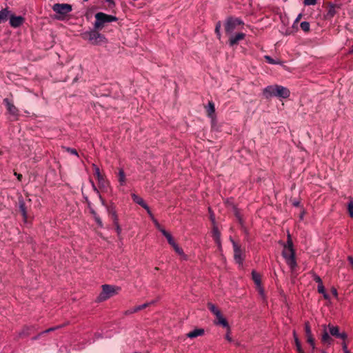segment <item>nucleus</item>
Masks as SVG:
<instances>
[{"instance_id": "20", "label": "nucleus", "mask_w": 353, "mask_h": 353, "mask_svg": "<svg viewBox=\"0 0 353 353\" xmlns=\"http://www.w3.org/2000/svg\"><path fill=\"white\" fill-rule=\"evenodd\" d=\"M204 334V330L202 328L195 329L187 334L188 338H196L199 336H202Z\"/></svg>"}, {"instance_id": "13", "label": "nucleus", "mask_w": 353, "mask_h": 353, "mask_svg": "<svg viewBox=\"0 0 353 353\" xmlns=\"http://www.w3.org/2000/svg\"><path fill=\"white\" fill-rule=\"evenodd\" d=\"M35 330V327L33 325H25L19 332L18 336L19 338H25L30 336L32 332Z\"/></svg>"}, {"instance_id": "4", "label": "nucleus", "mask_w": 353, "mask_h": 353, "mask_svg": "<svg viewBox=\"0 0 353 353\" xmlns=\"http://www.w3.org/2000/svg\"><path fill=\"white\" fill-rule=\"evenodd\" d=\"M83 39L88 41L93 45H99L106 42L105 37L96 30L86 31L81 34Z\"/></svg>"}, {"instance_id": "27", "label": "nucleus", "mask_w": 353, "mask_h": 353, "mask_svg": "<svg viewBox=\"0 0 353 353\" xmlns=\"http://www.w3.org/2000/svg\"><path fill=\"white\" fill-rule=\"evenodd\" d=\"M108 212L112 216L113 223L117 224V221H119L118 216L117 214V212L114 208H109Z\"/></svg>"}, {"instance_id": "26", "label": "nucleus", "mask_w": 353, "mask_h": 353, "mask_svg": "<svg viewBox=\"0 0 353 353\" xmlns=\"http://www.w3.org/2000/svg\"><path fill=\"white\" fill-rule=\"evenodd\" d=\"M216 317L218 321V322H217L218 324L221 325L224 327H227V328L229 327L228 321H226V319L225 318H223V316H222L221 314H220L219 316H216Z\"/></svg>"}, {"instance_id": "2", "label": "nucleus", "mask_w": 353, "mask_h": 353, "mask_svg": "<svg viewBox=\"0 0 353 353\" xmlns=\"http://www.w3.org/2000/svg\"><path fill=\"white\" fill-rule=\"evenodd\" d=\"M263 94L265 99L273 97L286 99L290 97V90L285 87L279 85H272L265 88L263 90Z\"/></svg>"}, {"instance_id": "24", "label": "nucleus", "mask_w": 353, "mask_h": 353, "mask_svg": "<svg viewBox=\"0 0 353 353\" xmlns=\"http://www.w3.org/2000/svg\"><path fill=\"white\" fill-rule=\"evenodd\" d=\"M119 176V182L121 185H124L125 184V174L123 169H120L118 173Z\"/></svg>"}, {"instance_id": "8", "label": "nucleus", "mask_w": 353, "mask_h": 353, "mask_svg": "<svg viewBox=\"0 0 353 353\" xmlns=\"http://www.w3.org/2000/svg\"><path fill=\"white\" fill-rule=\"evenodd\" d=\"M94 175L97 178L99 186L102 188H106L108 186V181L106 180L104 174L101 173L99 168L95 164H92Z\"/></svg>"}, {"instance_id": "5", "label": "nucleus", "mask_w": 353, "mask_h": 353, "mask_svg": "<svg viewBox=\"0 0 353 353\" xmlns=\"http://www.w3.org/2000/svg\"><path fill=\"white\" fill-rule=\"evenodd\" d=\"M52 9L56 13L54 17L56 19L63 20L72 10V7L68 3H55L52 6Z\"/></svg>"}, {"instance_id": "48", "label": "nucleus", "mask_w": 353, "mask_h": 353, "mask_svg": "<svg viewBox=\"0 0 353 353\" xmlns=\"http://www.w3.org/2000/svg\"><path fill=\"white\" fill-rule=\"evenodd\" d=\"M236 216L239 219V223L242 225L243 224V220L241 216H240L239 213L238 212H236Z\"/></svg>"}, {"instance_id": "40", "label": "nucleus", "mask_w": 353, "mask_h": 353, "mask_svg": "<svg viewBox=\"0 0 353 353\" xmlns=\"http://www.w3.org/2000/svg\"><path fill=\"white\" fill-rule=\"evenodd\" d=\"M316 3V0H304V4L307 6H314Z\"/></svg>"}, {"instance_id": "25", "label": "nucleus", "mask_w": 353, "mask_h": 353, "mask_svg": "<svg viewBox=\"0 0 353 353\" xmlns=\"http://www.w3.org/2000/svg\"><path fill=\"white\" fill-rule=\"evenodd\" d=\"M208 308L216 316L221 314V311L212 303H208Z\"/></svg>"}, {"instance_id": "61", "label": "nucleus", "mask_w": 353, "mask_h": 353, "mask_svg": "<svg viewBox=\"0 0 353 353\" xmlns=\"http://www.w3.org/2000/svg\"><path fill=\"white\" fill-rule=\"evenodd\" d=\"M322 353H327V352H325V351H323V352H322Z\"/></svg>"}, {"instance_id": "34", "label": "nucleus", "mask_w": 353, "mask_h": 353, "mask_svg": "<svg viewBox=\"0 0 353 353\" xmlns=\"http://www.w3.org/2000/svg\"><path fill=\"white\" fill-rule=\"evenodd\" d=\"M347 210L351 217H353V201H350L347 205Z\"/></svg>"}, {"instance_id": "57", "label": "nucleus", "mask_w": 353, "mask_h": 353, "mask_svg": "<svg viewBox=\"0 0 353 353\" xmlns=\"http://www.w3.org/2000/svg\"><path fill=\"white\" fill-rule=\"evenodd\" d=\"M297 352H298V353H304V352H303L302 348L300 349V350H298Z\"/></svg>"}, {"instance_id": "35", "label": "nucleus", "mask_w": 353, "mask_h": 353, "mask_svg": "<svg viewBox=\"0 0 353 353\" xmlns=\"http://www.w3.org/2000/svg\"><path fill=\"white\" fill-rule=\"evenodd\" d=\"M307 337V343L312 346V347L314 349V345H315V343H314V339L313 338V336L311 335V336H306Z\"/></svg>"}, {"instance_id": "36", "label": "nucleus", "mask_w": 353, "mask_h": 353, "mask_svg": "<svg viewBox=\"0 0 353 353\" xmlns=\"http://www.w3.org/2000/svg\"><path fill=\"white\" fill-rule=\"evenodd\" d=\"M264 58L270 64H277V63H279L278 61H276L275 60H274L270 56L265 55L264 57Z\"/></svg>"}, {"instance_id": "23", "label": "nucleus", "mask_w": 353, "mask_h": 353, "mask_svg": "<svg viewBox=\"0 0 353 353\" xmlns=\"http://www.w3.org/2000/svg\"><path fill=\"white\" fill-rule=\"evenodd\" d=\"M161 232L163 234V235L167 239L168 243L171 246H172L173 245H174L176 243L175 241H174L172 235L169 232H168L165 230L161 229Z\"/></svg>"}, {"instance_id": "6", "label": "nucleus", "mask_w": 353, "mask_h": 353, "mask_svg": "<svg viewBox=\"0 0 353 353\" xmlns=\"http://www.w3.org/2000/svg\"><path fill=\"white\" fill-rule=\"evenodd\" d=\"M95 19L94 24L95 29H101L105 23L114 22L118 20L115 16L109 15L101 12L95 14Z\"/></svg>"}, {"instance_id": "47", "label": "nucleus", "mask_w": 353, "mask_h": 353, "mask_svg": "<svg viewBox=\"0 0 353 353\" xmlns=\"http://www.w3.org/2000/svg\"><path fill=\"white\" fill-rule=\"evenodd\" d=\"M106 1L108 3V6L110 8H112L114 6L115 3L113 0H106Z\"/></svg>"}, {"instance_id": "58", "label": "nucleus", "mask_w": 353, "mask_h": 353, "mask_svg": "<svg viewBox=\"0 0 353 353\" xmlns=\"http://www.w3.org/2000/svg\"><path fill=\"white\" fill-rule=\"evenodd\" d=\"M333 294H334V295H337V292H336V290H333Z\"/></svg>"}, {"instance_id": "56", "label": "nucleus", "mask_w": 353, "mask_h": 353, "mask_svg": "<svg viewBox=\"0 0 353 353\" xmlns=\"http://www.w3.org/2000/svg\"><path fill=\"white\" fill-rule=\"evenodd\" d=\"M323 294V296H324V298H325V299H328V295L326 294V292H325V293H324V294Z\"/></svg>"}, {"instance_id": "33", "label": "nucleus", "mask_w": 353, "mask_h": 353, "mask_svg": "<svg viewBox=\"0 0 353 353\" xmlns=\"http://www.w3.org/2000/svg\"><path fill=\"white\" fill-rule=\"evenodd\" d=\"M305 332L306 336L312 335L310 323L308 321L305 323Z\"/></svg>"}, {"instance_id": "19", "label": "nucleus", "mask_w": 353, "mask_h": 353, "mask_svg": "<svg viewBox=\"0 0 353 353\" xmlns=\"http://www.w3.org/2000/svg\"><path fill=\"white\" fill-rule=\"evenodd\" d=\"M212 237L216 242V243L220 246L221 245V233L216 226H214L212 229Z\"/></svg>"}, {"instance_id": "30", "label": "nucleus", "mask_w": 353, "mask_h": 353, "mask_svg": "<svg viewBox=\"0 0 353 353\" xmlns=\"http://www.w3.org/2000/svg\"><path fill=\"white\" fill-rule=\"evenodd\" d=\"M293 336H294L296 350L301 349L302 347H301V342L296 335V332L295 330L293 331Z\"/></svg>"}, {"instance_id": "18", "label": "nucleus", "mask_w": 353, "mask_h": 353, "mask_svg": "<svg viewBox=\"0 0 353 353\" xmlns=\"http://www.w3.org/2000/svg\"><path fill=\"white\" fill-rule=\"evenodd\" d=\"M19 208L21 212V214H22V216L23 219V221L25 223H26L28 221L27 208L26 206V203L22 198L19 199Z\"/></svg>"}, {"instance_id": "11", "label": "nucleus", "mask_w": 353, "mask_h": 353, "mask_svg": "<svg viewBox=\"0 0 353 353\" xmlns=\"http://www.w3.org/2000/svg\"><path fill=\"white\" fill-rule=\"evenodd\" d=\"M3 103L6 105L8 112L10 114L13 116H18L19 110L11 101H10L8 98H6L3 99Z\"/></svg>"}, {"instance_id": "42", "label": "nucleus", "mask_w": 353, "mask_h": 353, "mask_svg": "<svg viewBox=\"0 0 353 353\" xmlns=\"http://www.w3.org/2000/svg\"><path fill=\"white\" fill-rule=\"evenodd\" d=\"M335 14V10L334 8H330L328 12H327V17H330V18H332L334 17V15Z\"/></svg>"}, {"instance_id": "28", "label": "nucleus", "mask_w": 353, "mask_h": 353, "mask_svg": "<svg viewBox=\"0 0 353 353\" xmlns=\"http://www.w3.org/2000/svg\"><path fill=\"white\" fill-rule=\"evenodd\" d=\"M252 279L254 283L258 285H261V276L259 274L256 272L255 271H252Z\"/></svg>"}, {"instance_id": "9", "label": "nucleus", "mask_w": 353, "mask_h": 353, "mask_svg": "<svg viewBox=\"0 0 353 353\" xmlns=\"http://www.w3.org/2000/svg\"><path fill=\"white\" fill-rule=\"evenodd\" d=\"M232 245L234 248V260L238 264L242 265L244 261L243 251L241 250V247L235 241H232Z\"/></svg>"}, {"instance_id": "17", "label": "nucleus", "mask_w": 353, "mask_h": 353, "mask_svg": "<svg viewBox=\"0 0 353 353\" xmlns=\"http://www.w3.org/2000/svg\"><path fill=\"white\" fill-rule=\"evenodd\" d=\"M207 115L212 119V121L215 120V107L213 101H209L208 105L205 107Z\"/></svg>"}, {"instance_id": "21", "label": "nucleus", "mask_w": 353, "mask_h": 353, "mask_svg": "<svg viewBox=\"0 0 353 353\" xmlns=\"http://www.w3.org/2000/svg\"><path fill=\"white\" fill-rule=\"evenodd\" d=\"M131 196H132V199L134 203L139 204L142 208L146 207L147 204L141 197H140L139 196L137 195L134 193L132 194Z\"/></svg>"}, {"instance_id": "49", "label": "nucleus", "mask_w": 353, "mask_h": 353, "mask_svg": "<svg viewBox=\"0 0 353 353\" xmlns=\"http://www.w3.org/2000/svg\"><path fill=\"white\" fill-rule=\"evenodd\" d=\"M114 225L116 227L117 232L119 234L121 232V228L119 226V221H117V223H114Z\"/></svg>"}, {"instance_id": "45", "label": "nucleus", "mask_w": 353, "mask_h": 353, "mask_svg": "<svg viewBox=\"0 0 353 353\" xmlns=\"http://www.w3.org/2000/svg\"><path fill=\"white\" fill-rule=\"evenodd\" d=\"M61 326H57V327H50L49 329H47L45 331L43 332V334H46V333H48V332H52V331H54L56 330L57 329L61 327Z\"/></svg>"}, {"instance_id": "62", "label": "nucleus", "mask_w": 353, "mask_h": 353, "mask_svg": "<svg viewBox=\"0 0 353 353\" xmlns=\"http://www.w3.org/2000/svg\"><path fill=\"white\" fill-rule=\"evenodd\" d=\"M133 353H139V352H133Z\"/></svg>"}, {"instance_id": "31", "label": "nucleus", "mask_w": 353, "mask_h": 353, "mask_svg": "<svg viewBox=\"0 0 353 353\" xmlns=\"http://www.w3.org/2000/svg\"><path fill=\"white\" fill-rule=\"evenodd\" d=\"M221 21H218L215 26V33L216 34L219 39H220L221 37Z\"/></svg>"}, {"instance_id": "46", "label": "nucleus", "mask_w": 353, "mask_h": 353, "mask_svg": "<svg viewBox=\"0 0 353 353\" xmlns=\"http://www.w3.org/2000/svg\"><path fill=\"white\" fill-rule=\"evenodd\" d=\"M144 208L145 210H146V211H147L148 214L150 215V216L152 219H154L153 214H152V212H151V210H150V209L149 206H148V205H146V207H145V208Z\"/></svg>"}, {"instance_id": "37", "label": "nucleus", "mask_w": 353, "mask_h": 353, "mask_svg": "<svg viewBox=\"0 0 353 353\" xmlns=\"http://www.w3.org/2000/svg\"><path fill=\"white\" fill-rule=\"evenodd\" d=\"M342 343V348L344 353H351L350 350L347 349V343H346V340H343Z\"/></svg>"}, {"instance_id": "60", "label": "nucleus", "mask_w": 353, "mask_h": 353, "mask_svg": "<svg viewBox=\"0 0 353 353\" xmlns=\"http://www.w3.org/2000/svg\"><path fill=\"white\" fill-rule=\"evenodd\" d=\"M303 214H301V219H303Z\"/></svg>"}, {"instance_id": "38", "label": "nucleus", "mask_w": 353, "mask_h": 353, "mask_svg": "<svg viewBox=\"0 0 353 353\" xmlns=\"http://www.w3.org/2000/svg\"><path fill=\"white\" fill-rule=\"evenodd\" d=\"M313 279L315 282H316L318 283V285L323 283L321 277L316 274H314Z\"/></svg>"}, {"instance_id": "53", "label": "nucleus", "mask_w": 353, "mask_h": 353, "mask_svg": "<svg viewBox=\"0 0 353 353\" xmlns=\"http://www.w3.org/2000/svg\"><path fill=\"white\" fill-rule=\"evenodd\" d=\"M154 221V222L155 223V225H157V227L159 229V230L161 231V229H162L161 227H160V225L159 224V223L157 222V221L156 219H152Z\"/></svg>"}, {"instance_id": "14", "label": "nucleus", "mask_w": 353, "mask_h": 353, "mask_svg": "<svg viewBox=\"0 0 353 353\" xmlns=\"http://www.w3.org/2000/svg\"><path fill=\"white\" fill-rule=\"evenodd\" d=\"M245 37V34L243 32L237 33L234 35H231L229 38V44L230 46L237 45L239 42Z\"/></svg>"}, {"instance_id": "50", "label": "nucleus", "mask_w": 353, "mask_h": 353, "mask_svg": "<svg viewBox=\"0 0 353 353\" xmlns=\"http://www.w3.org/2000/svg\"><path fill=\"white\" fill-rule=\"evenodd\" d=\"M42 334H43V332H41V333H39V334H37V336H33V337L32 338V340H33V341L38 340Z\"/></svg>"}, {"instance_id": "29", "label": "nucleus", "mask_w": 353, "mask_h": 353, "mask_svg": "<svg viewBox=\"0 0 353 353\" xmlns=\"http://www.w3.org/2000/svg\"><path fill=\"white\" fill-rule=\"evenodd\" d=\"M172 247L174 248V251H175L178 254H179L180 256H183V257H184V259H186V256H185V254H184L183 250H182V248H180V247L178 245V244L175 243V244H174V245H173Z\"/></svg>"}, {"instance_id": "10", "label": "nucleus", "mask_w": 353, "mask_h": 353, "mask_svg": "<svg viewBox=\"0 0 353 353\" xmlns=\"http://www.w3.org/2000/svg\"><path fill=\"white\" fill-rule=\"evenodd\" d=\"M327 327L329 329V333L333 336H335L336 338L341 339L343 340L347 339V334L345 332H339V327L338 326H334L333 325L329 324L327 325Z\"/></svg>"}, {"instance_id": "1", "label": "nucleus", "mask_w": 353, "mask_h": 353, "mask_svg": "<svg viewBox=\"0 0 353 353\" xmlns=\"http://www.w3.org/2000/svg\"><path fill=\"white\" fill-rule=\"evenodd\" d=\"M282 256L291 270H294L297 266V263L295 258V250H294L293 243L290 234H288L287 242L283 246Z\"/></svg>"}, {"instance_id": "55", "label": "nucleus", "mask_w": 353, "mask_h": 353, "mask_svg": "<svg viewBox=\"0 0 353 353\" xmlns=\"http://www.w3.org/2000/svg\"><path fill=\"white\" fill-rule=\"evenodd\" d=\"M91 183H92V188H93L94 190V191H96V192H98L97 188V187L95 186V185H94V182H93V181H91Z\"/></svg>"}, {"instance_id": "59", "label": "nucleus", "mask_w": 353, "mask_h": 353, "mask_svg": "<svg viewBox=\"0 0 353 353\" xmlns=\"http://www.w3.org/2000/svg\"><path fill=\"white\" fill-rule=\"evenodd\" d=\"M301 14H299V15L298 16L297 19H296V21L299 20V19H300V18H301Z\"/></svg>"}, {"instance_id": "41", "label": "nucleus", "mask_w": 353, "mask_h": 353, "mask_svg": "<svg viewBox=\"0 0 353 353\" xmlns=\"http://www.w3.org/2000/svg\"><path fill=\"white\" fill-rule=\"evenodd\" d=\"M317 290H318L319 293H320V294H324L325 292V288H324L323 283L318 285Z\"/></svg>"}, {"instance_id": "51", "label": "nucleus", "mask_w": 353, "mask_h": 353, "mask_svg": "<svg viewBox=\"0 0 353 353\" xmlns=\"http://www.w3.org/2000/svg\"><path fill=\"white\" fill-rule=\"evenodd\" d=\"M347 261H349V263L351 264L352 267L353 268V256H348Z\"/></svg>"}, {"instance_id": "52", "label": "nucleus", "mask_w": 353, "mask_h": 353, "mask_svg": "<svg viewBox=\"0 0 353 353\" xmlns=\"http://www.w3.org/2000/svg\"><path fill=\"white\" fill-rule=\"evenodd\" d=\"M14 175L17 176L19 181H21L22 179V174L14 172Z\"/></svg>"}, {"instance_id": "22", "label": "nucleus", "mask_w": 353, "mask_h": 353, "mask_svg": "<svg viewBox=\"0 0 353 353\" xmlns=\"http://www.w3.org/2000/svg\"><path fill=\"white\" fill-rule=\"evenodd\" d=\"M10 12L8 10V8L2 9L0 11V23L7 21L8 17H10Z\"/></svg>"}, {"instance_id": "15", "label": "nucleus", "mask_w": 353, "mask_h": 353, "mask_svg": "<svg viewBox=\"0 0 353 353\" xmlns=\"http://www.w3.org/2000/svg\"><path fill=\"white\" fill-rule=\"evenodd\" d=\"M152 303H154L153 301L150 302V303H145L144 304H142V305L134 307L132 308H130V309L126 310L124 312V314L125 315H130V314L138 312L139 311L146 308L147 307H148L149 305H152Z\"/></svg>"}, {"instance_id": "43", "label": "nucleus", "mask_w": 353, "mask_h": 353, "mask_svg": "<svg viewBox=\"0 0 353 353\" xmlns=\"http://www.w3.org/2000/svg\"><path fill=\"white\" fill-rule=\"evenodd\" d=\"M66 150L70 152V154H74V155H76V156H78V152L77 151V150L74 149V148H66Z\"/></svg>"}, {"instance_id": "39", "label": "nucleus", "mask_w": 353, "mask_h": 353, "mask_svg": "<svg viewBox=\"0 0 353 353\" xmlns=\"http://www.w3.org/2000/svg\"><path fill=\"white\" fill-rule=\"evenodd\" d=\"M94 219L96 223H97V225H99V227L103 228V225L102 221L100 219V217L99 216H95V217Z\"/></svg>"}, {"instance_id": "12", "label": "nucleus", "mask_w": 353, "mask_h": 353, "mask_svg": "<svg viewBox=\"0 0 353 353\" xmlns=\"http://www.w3.org/2000/svg\"><path fill=\"white\" fill-rule=\"evenodd\" d=\"M10 25L12 27V28H18L19 26H21L25 19L23 17L21 16H15L14 14H10Z\"/></svg>"}, {"instance_id": "7", "label": "nucleus", "mask_w": 353, "mask_h": 353, "mask_svg": "<svg viewBox=\"0 0 353 353\" xmlns=\"http://www.w3.org/2000/svg\"><path fill=\"white\" fill-rule=\"evenodd\" d=\"M243 25V22L239 18L228 17L225 23V31L230 34L236 29L238 26Z\"/></svg>"}, {"instance_id": "3", "label": "nucleus", "mask_w": 353, "mask_h": 353, "mask_svg": "<svg viewBox=\"0 0 353 353\" xmlns=\"http://www.w3.org/2000/svg\"><path fill=\"white\" fill-rule=\"evenodd\" d=\"M102 291L97 298V302H103L119 293L121 288L119 286L105 284L101 286Z\"/></svg>"}, {"instance_id": "54", "label": "nucleus", "mask_w": 353, "mask_h": 353, "mask_svg": "<svg viewBox=\"0 0 353 353\" xmlns=\"http://www.w3.org/2000/svg\"><path fill=\"white\" fill-rule=\"evenodd\" d=\"M90 213L93 215V217L94 218L95 216H98V214H97V212L93 210V209H91L90 210Z\"/></svg>"}, {"instance_id": "32", "label": "nucleus", "mask_w": 353, "mask_h": 353, "mask_svg": "<svg viewBox=\"0 0 353 353\" xmlns=\"http://www.w3.org/2000/svg\"><path fill=\"white\" fill-rule=\"evenodd\" d=\"M300 26H301V28L304 32H309L310 26V23L308 22L303 21V22L301 23Z\"/></svg>"}, {"instance_id": "44", "label": "nucleus", "mask_w": 353, "mask_h": 353, "mask_svg": "<svg viewBox=\"0 0 353 353\" xmlns=\"http://www.w3.org/2000/svg\"><path fill=\"white\" fill-rule=\"evenodd\" d=\"M225 339L229 341V342H232V337L230 336V327H228V332H227V334L225 335Z\"/></svg>"}, {"instance_id": "16", "label": "nucleus", "mask_w": 353, "mask_h": 353, "mask_svg": "<svg viewBox=\"0 0 353 353\" xmlns=\"http://www.w3.org/2000/svg\"><path fill=\"white\" fill-rule=\"evenodd\" d=\"M323 333L322 334L321 337V342L327 345H330L333 343L334 340L330 336V333L326 330V326L323 325Z\"/></svg>"}]
</instances>
